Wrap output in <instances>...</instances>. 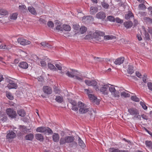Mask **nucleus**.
Returning a JSON list of instances; mask_svg holds the SVG:
<instances>
[{
  "label": "nucleus",
  "mask_w": 152,
  "mask_h": 152,
  "mask_svg": "<svg viewBox=\"0 0 152 152\" xmlns=\"http://www.w3.org/2000/svg\"><path fill=\"white\" fill-rule=\"evenodd\" d=\"M142 4H140L139 5V8L140 10H144L145 9L146 7L145 5L144 4V3Z\"/></svg>",
  "instance_id": "3c124183"
},
{
  "label": "nucleus",
  "mask_w": 152,
  "mask_h": 152,
  "mask_svg": "<svg viewBox=\"0 0 152 152\" xmlns=\"http://www.w3.org/2000/svg\"><path fill=\"white\" fill-rule=\"evenodd\" d=\"M140 105H141V106H142V107L144 110H146L147 109V106L143 102H140Z\"/></svg>",
  "instance_id": "4d7b16f0"
},
{
  "label": "nucleus",
  "mask_w": 152,
  "mask_h": 152,
  "mask_svg": "<svg viewBox=\"0 0 152 152\" xmlns=\"http://www.w3.org/2000/svg\"><path fill=\"white\" fill-rule=\"evenodd\" d=\"M55 25L56 26V29L58 30L59 31H62L63 28L61 23L59 22L57 20L55 21Z\"/></svg>",
  "instance_id": "4468645a"
},
{
  "label": "nucleus",
  "mask_w": 152,
  "mask_h": 152,
  "mask_svg": "<svg viewBox=\"0 0 152 152\" xmlns=\"http://www.w3.org/2000/svg\"><path fill=\"white\" fill-rule=\"evenodd\" d=\"M17 113L19 115L22 117H24L26 115V112L23 109L18 110L17 111Z\"/></svg>",
  "instance_id": "412c9836"
},
{
  "label": "nucleus",
  "mask_w": 152,
  "mask_h": 152,
  "mask_svg": "<svg viewBox=\"0 0 152 152\" xmlns=\"http://www.w3.org/2000/svg\"><path fill=\"white\" fill-rule=\"evenodd\" d=\"M72 109L75 111H77L78 108L77 107V105L72 106Z\"/></svg>",
  "instance_id": "680f3d73"
},
{
  "label": "nucleus",
  "mask_w": 152,
  "mask_h": 152,
  "mask_svg": "<svg viewBox=\"0 0 152 152\" xmlns=\"http://www.w3.org/2000/svg\"><path fill=\"white\" fill-rule=\"evenodd\" d=\"M75 140L74 137L72 136H67L65 137H61L59 143L60 145H62L66 143H69L73 142Z\"/></svg>",
  "instance_id": "f03ea898"
},
{
  "label": "nucleus",
  "mask_w": 152,
  "mask_h": 152,
  "mask_svg": "<svg viewBox=\"0 0 152 152\" xmlns=\"http://www.w3.org/2000/svg\"><path fill=\"white\" fill-rule=\"evenodd\" d=\"M28 10L33 15H35L37 14L35 9L32 6L28 7Z\"/></svg>",
  "instance_id": "6ab92c4d"
},
{
  "label": "nucleus",
  "mask_w": 152,
  "mask_h": 152,
  "mask_svg": "<svg viewBox=\"0 0 152 152\" xmlns=\"http://www.w3.org/2000/svg\"><path fill=\"white\" fill-rule=\"evenodd\" d=\"M36 138L40 141H43V137L42 135L41 134H37L35 135Z\"/></svg>",
  "instance_id": "a878e982"
},
{
  "label": "nucleus",
  "mask_w": 152,
  "mask_h": 152,
  "mask_svg": "<svg viewBox=\"0 0 152 152\" xmlns=\"http://www.w3.org/2000/svg\"><path fill=\"white\" fill-rule=\"evenodd\" d=\"M96 17L99 19H104L106 17L105 13L103 12H100L97 13L96 15Z\"/></svg>",
  "instance_id": "f8f14e48"
},
{
  "label": "nucleus",
  "mask_w": 152,
  "mask_h": 152,
  "mask_svg": "<svg viewBox=\"0 0 152 152\" xmlns=\"http://www.w3.org/2000/svg\"><path fill=\"white\" fill-rule=\"evenodd\" d=\"M56 66L59 70H61L62 69V67L60 64H55Z\"/></svg>",
  "instance_id": "e2e57ef3"
},
{
  "label": "nucleus",
  "mask_w": 152,
  "mask_h": 152,
  "mask_svg": "<svg viewBox=\"0 0 152 152\" xmlns=\"http://www.w3.org/2000/svg\"><path fill=\"white\" fill-rule=\"evenodd\" d=\"M134 17L133 14L131 12H129V13L126 14L125 15V18L126 19H128L130 18Z\"/></svg>",
  "instance_id": "7c9ffc66"
},
{
  "label": "nucleus",
  "mask_w": 152,
  "mask_h": 152,
  "mask_svg": "<svg viewBox=\"0 0 152 152\" xmlns=\"http://www.w3.org/2000/svg\"><path fill=\"white\" fill-rule=\"evenodd\" d=\"M45 127L41 126L38 127L36 129V131L37 132L43 133L44 132L45 128Z\"/></svg>",
  "instance_id": "72a5a7b5"
},
{
  "label": "nucleus",
  "mask_w": 152,
  "mask_h": 152,
  "mask_svg": "<svg viewBox=\"0 0 152 152\" xmlns=\"http://www.w3.org/2000/svg\"><path fill=\"white\" fill-rule=\"evenodd\" d=\"M6 96L9 99L12 100L13 99V96L10 92H7L6 93Z\"/></svg>",
  "instance_id": "a18cd8bd"
},
{
  "label": "nucleus",
  "mask_w": 152,
  "mask_h": 152,
  "mask_svg": "<svg viewBox=\"0 0 152 152\" xmlns=\"http://www.w3.org/2000/svg\"><path fill=\"white\" fill-rule=\"evenodd\" d=\"M11 46H7L6 45H0V49H5L8 50L10 48Z\"/></svg>",
  "instance_id": "79ce46f5"
},
{
  "label": "nucleus",
  "mask_w": 152,
  "mask_h": 152,
  "mask_svg": "<svg viewBox=\"0 0 152 152\" xmlns=\"http://www.w3.org/2000/svg\"><path fill=\"white\" fill-rule=\"evenodd\" d=\"M37 62L38 63L39 65L43 67H45L46 66V64L45 62L42 61L40 59H38L37 61Z\"/></svg>",
  "instance_id": "393cba45"
},
{
  "label": "nucleus",
  "mask_w": 152,
  "mask_h": 152,
  "mask_svg": "<svg viewBox=\"0 0 152 152\" xmlns=\"http://www.w3.org/2000/svg\"><path fill=\"white\" fill-rule=\"evenodd\" d=\"M144 35L146 39L147 40H149L150 39V37L148 33L146 32V31L144 30Z\"/></svg>",
  "instance_id": "864d4df0"
},
{
  "label": "nucleus",
  "mask_w": 152,
  "mask_h": 152,
  "mask_svg": "<svg viewBox=\"0 0 152 152\" xmlns=\"http://www.w3.org/2000/svg\"><path fill=\"white\" fill-rule=\"evenodd\" d=\"M147 86L149 90L152 91V83L151 82H148L147 83Z\"/></svg>",
  "instance_id": "13d9d810"
},
{
  "label": "nucleus",
  "mask_w": 152,
  "mask_h": 152,
  "mask_svg": "<svg viewBox=\"0 0 152 152\" xmlns=\"http://www.w3.org/2000/svg\"><path fill=\"white\" fill-rule=\"evenodd\" d=\"M124 61V57H121L116 59L114 63L116 65H120L123 64Z\"/></svg>",
  "instance_id": "ddd939ff"
},
{
  "label": "nucleus",
  "mask_w": 152,
  "mask_h": 152,
  "mask_svg": "<svg viewBox=\"0 0 152 152\" xmlns=\"http://www.w3.org/2000/svg\"><path fill=\"white\" fill-rule=\"evenodd\" d=\"M6 112L8 116L11 118H15L17 116L16 111L12 109L7 108L6 110Z\"/></svg>",
  "instance_id": "0eeeda50"
},
{
  "label": "nucleus",
  "mask_w": 152,
  "mask_h": 152,
  "mask_svg": "<svg viewBox=\"0 0 152 152\" xmlns=\"http://www.w3.org/2000/svg\"><path fill=\"white\" fill-rule=\"evenodd\" d=\"M19 8L23 13L26 12L27 11L26 7L24 5H19Z\"/></svg>",
  "instance_id": "bb28decb"
},
{
  "label": "nucleus",
  "mask_w": 152,
  "mask_h": 152,
  "mask_svg": "<svg viewBox=\"0 0 152 152\" xmlns=\"http://www.w3.org/2000/svg\"><path fill=\"white\" fill-rule=\"evenodd\" d=\"M69 102L72 104V106L77 105V102L75 101L69 100Z\"/></svg>",
  "instance_id": "bf43d9fd"
},
{
  "label": "nucleus",
  "mask_w": 152,
  "mask_h": 152,
  "mask_svg": "<svg viewBox=\"0 0 152 152\" xmlns=\"http://www.w3.org/2000/svg\"><path fill=\"white\" fill-rule=\"evenodd\" d=\"M85 92L88 95V97L90 100L96 104H98L99 103V99L93 94H91L92 93V91L88 89H86L84 90Z\"/></svg>",
  "instance_id": "f257e3e1"
},
{
  "label": "nucleus",
  "mask_w": 152,
  "mask_h": 152,
  "mask_svg": "<svg viewBox=\"0 0 152 152\" xmlns=\"http://www.w3.org/2000/svg\"><path fill=\"white\" fill-rule=\"evenodd\" d=\"M7 117L6 115L3 117L2 118H0V120L1 121H2L4 122L7 120Z\"/></svg>",
  "instance_id": "052dcab7"
},
{
  "label": "nucleus",
  "mask_w": 152,
  "mask_h": 152,
  "mask_svg": "<svg viewBox=\"0 0 152 152\" xmlns=\"http://www.w3.org/2000/svg\"><path fill=\"white\" fill-rule=\"evenodd\" d=\"M16 136V134L12 131H9L6 136V138L8 140L10 141L11 140L14 138Z\"/></svg>",
  "instance_id": "9b49d317"
},
{
  "label": "nucleus",
  "mask_w": 152,
  "mask_h": 152,
  "mask_svg": "<svg viewBox=\"0 0 152 152\" xmlns=\"http://www.w3.org/2000/svg\"><path fill=\"white\" fill-rule=\"evenodd\" d=\"M41 45L44 47H48L51 48V46L49 44L46 42H43L41 43Z\"/></svg>",
  "instance_id": "58836bf2"
},
{
  "label": "nucleus",
  "mask_w": 152,
  "mask_h": 152,
  "mask_svg": "<svg viewBox=\"0 0 152 152\" xmlns=\"http://www.w3.org/2000/svg\"><path fill=\"white\" fill-rule=\"evenodd\" d=\"M47 25L48 27L53 28L54 27V24L51 21H48L47 23Z\"/></svg>",
  "instance_id": "5fc2aeb1"
},
{
  "label": "nucleus",
  "mask_w": 152,
  "mask_h": 152,
  "mask_svg": "<svg viewBox=\"0 0 152 152\" xmlns=\"http://www.w3.org/2000/svg\"><path fill=\"white\" fill-rule=\"evenodd\" d=\"M109 84H104L102 85L100 88L99 90H100L102 94L104 95H107L109 93L108 88Z\"/></svg>",
  "instance_id": "39448f33"
},
{
  "label": "nucleus",
  "mask_w": 152,
  "mask_h": 152,
  "mask_svg": "<svg viewBox=\"0 0 152 152\" xmlns=\"http://www.w3.org/2000/svg\"><path fill=\"white\" fill-rule=\"evenodd\" d=\"M18 66L20 68L23 69H26L28 67V65L27 63L24 61L20 62L18 65Z\"/></svg>",
  "instance_id": "f3484780"
},
{
  "label": "nucleus",
  "mask_w": 152,
  "mask_h": 152,
  "mask_svg": "<svg viewBox=\"0 0 152 152\" xmlns=\"http://www.w3.org/2000/svg\"><path fill=\"white\" fill-rule=\"evenodd\" d=\"M77 71L75 70H71V71H68L66 73V75L68 77H74L75 76V74Z\"/></svg>",
  "instance_id": "dca6fc26"
},
{
  "label": "nucleus",
  "mask_w": 152,
  "mask_h": 152,
  "mask_svg": "<svg viewBox=\"0 0 152 152\" xmlns=\"http://www.w3.org/2000/svg\"><path fill=\"white\" fill-rule=\"evenodd\" d=\"M108 89L109 90L110 92L111 93L113 92L114 91H115L116 90H115V88L113 86H109V88Z\"/></svg>",
  "instance_id": "8fccbe9b"
},
{
  "label": "nucleus",
  "mask_w": 152,
  "mask_h": 152,
  "mask_svg": "<svg viewBox=\"0 0 152 152\" xmlns=\"http://www.w3.org/2000/svg\"><path fill=\"white\" fill-rule=\"evenodd\" d=\"M111 94L113 97H114L116 99H118L120 96V93L119 92L116 90L111 93Z\"/></svg>",
  "instance_id": "aec40b11"
},
{
  "label": "nucleus",
  "mask_w": 152,
  "mask_h": 152,
  "mask_svg": "<svg viewBox=\"0 0 152 152\" xmlns=\"http://www.w3.org/2000/svg\"><path fill=\"white\" fill-rule=\"evenodd\" d=\"M20 129L21 132L25 133L26 132V128L25 126H20Z\"/></svg>",
  "instance_id": "de8ad7c7"
},
{
  "label": "nucleus",
  "mask_w": 152,
  "mask_h": 152,
  "mask_svg": "<svg viewBox=\"0 0 152 152\" xmlns=\"http://www.w3.org/2000/svg\"><path fill=\"white\" fill-rule=\"evenodd\" d=\"M145 144L148 147H152V142L151 141H146Z\"/></svg>",
  "instance_id": "6e6d98bb"
},
{
  "label": "nucleus",
  "mask_w": 152,
  "mask_h": 152,
  "mask_svg": "<svg viewBox=\"0 0 152 152\" xmlns=\"http://www.w3.org/2000/svg\"><path fill=\"white\" fill-rule=\"evenodd\" d=\"M124 25L125 27L128 28H131L132 26V23L131 21H128L124 22Z\"/></svg>",
  "instance_id": "4be33fe9"
},
{
  "label": "nucleus",
  "mask_w": 152,
  "mask_h": 152,
  "mask_svg": "<svg viewBox=\"0 0 152 152\" xmlns=\"http://www.w3.org/2000/svg\"><path fill=\"white\" fill-rule=\"evenodd\" d=\"M18 15L17 13H14L11 14L9 17V18L10 19L15 20H16Z\"/></svg>",
  "instance_id": "cd10ccee"
},
{
  "label": "nucleus",
  "mask_w": 152,
  "mask_h": 152,
  "mask_svg": "<svg viewBox=\"0 0 152 152\" xmlns=\"http://www.w3.org/2000/svg\"><path fill=\"white\" fill-rule=\"evenodd\" d=\"M78 107L79 108V113L82 114H84L89 111L86 105L81 102H79L77 104Z\"/></svg>",
  "instance_id": "7ed1b4c3"
},
{
  "label": "nucleus",
  "mask_w": 152,
  "mask_h": 152,
  "mask_svg": "<svg viewBox=\"0 0 152 152\" xmlns=\"http://www.w3.org/2000/svg\"><path fill=\"white\" fill-rule=\"evenodd\" d=\"M78 144L82 148H84L85 147L84 143L80 137H79Z\"/></svg>",
  "instance_id": "473e14b6"
},
{
  "label": "nucleus",
  "mask_w": 152,
  "mask_h": 152,
  "mask_svg": "<svg viewBox=\"0 0 152 152\" xmlns=\"http://www.w3.org/2000/svg\"><path fill=\"white\" fill-rule=\"evenodd\" d=\"M92 37V36L91 35H86L85 37V39H88L90 38H91Z\"/></svg>",
  "instance_id": "774afa93"
},
{
  "label": "nucleus",
  "mask_w": 152,
  "mask_h": 152,
  "mask_svg": "<svg viewBox=\"0 0 152 152\" xmlns=\"http://www.w3.org/2000/svg\"><path fill=\"white\" fill-rule=\"evenodd\" d=\"M73 28L74 29L78 30L79 28V26L78 25H73Z\"/></svg>",
  "instance_id": "69168bd1"
},
{
  "label": "nucleus",
  "mask_w": 152,
  "mask_h": 152,
  "mask_svg": "<svg viewBox=\"0 0 152 152\" xmlns=\"http://www.w3.org/2000/svg\"><path fill=\"white\" fill-rule=\"evenodd\" d=\"M45 130L44 133L45 134H53V132L51 129L49 127H45Z\"/></svg>",
  "instance_id": "5701e85b"
},
{
  "label": "nucleus",
  "mask_w": 152,
  "mask_h": 152,
  "mask_svg": "<svg viewBox=\"0 0 152 152\" xmlns=\"http://www.w3.org/2000/svg\"><path fill=\"white\" fill-rule=\"evenodd\" d=\"M104 35V32L96 30L93 33L92 37L96 40L99 41L101 39V36H103Z\"/></svg>",
  "instance_id": "423d86ee"
},
{
  "label": "nucleus",
  "mask_w": 152,
  "mask_h": 152,
  "mask_svg": "<svg viewBox=\"0 0 152 152\" xmlns=\"http://www.w3.org/2000/svg\"><path fill=\"white\" fill-rule=\"evenodd\" d=\"M136 76L140 78H141V75L139 72H136Z\"/></svg>",
  "instance_id": "338daca9"
},
{
  "label": "nucleus",
  "mask_w": 152,
  "mask_h": 152,
  "mask_svg": "<svg viewBox=\"0 0 152 152\" xmlns=\"http://www.w3.org/2000/svg\"><path fill=\"white\" fill-rule=\"evenodd\" d=\"M131 99L132 100L135 102H139L140 101L139 99L137 97L135 96H131Z\"/></svg>",
  "instance_id": "09e8293b"
},
{
  "label": "nucleus",
  "mask_w": 152,
  "mask_h": 152,
  "mask_svg": "<svg viewBox=\"0 0 152 152\" xmlns=\"http://www.w3.org/2000/svg\"><path fill=\"white\" fill-rule=\"evenodd\" d=\"M115 37L112 35H106L104 36V39L105 40L112 39H115Z\"/></svg>",
  "instance_id": "f704fd0d"
},
{
  "label": "nucleus",
  "mask_w": 152,
  "mask_h": 152,
  "mask_svg": "<svg viewBox=\"0 0 152 152\" xmlns=\"http://www.w3.org/2000/svg\"><path fill=\"white\" fill-rule=\"evenodd\" d=\"M86 84L88 86H94V88L96 91L99 90V88L98 86H96L97 82L94 80H86L85 81Z\"/></svg>",
  "instance_id": "20e7f679"
},
{
  "label": "nucleus",
  "mask_w": 152,
  "mask_h": 152,
  "mask_svg": "<svg viewBox=\"0 0 152 152\" xmlns=\"http://www.w3.org/2000/svg\"><path fill=\"white\" fill-rule=\"evenodd\" d=\"M53 139L54 142H58L59 140V134L56 133H54L53 135Z\"/></svg>",
  "instance_id": "a211bd4d"
},
{
  "label": "nucleus",
  "mask_w": 152,
  "mask_h": 152,
  "mask_svg": "<svg viewBox=\"0 0 152 152\" xmlns=\"http://www.w3.org/2000/svg\"><path fill=\"white\" fill-rule=\"evenodd\" d=\"M109 152H121V151L118 148H110L109 149Z\"/></svg>",
  "instance_id": "4c0bfd02"
},
{
  "label": "nucleus",
  "mask_w": 152,
  "mask_h": 152,
  "mask_svg": "<svg viewBox=\"0 0 152 152\" xmlns=\"http://www.w3.org/2000/svg\"><path fill=\"white\" fill-rule=\"evenodd\" d=\"M115 19V21L118 23L121 24L123 22V21L118 18H116Z\"/></svg>",
  "instance_id": "603ef678"
},
{
  "label": "nucleus",
  "mask_w": 152,
  "mask_h": 152,
  "mask_svg": "<svg viewBox=\"0 0 152 152\" xmlns=\"http://www.w3.org/2000/svg\"><path fill=\"white\" fill-rule=\"evenodd\" d=\"M107 19L109 21L112 22H115V19L114 17L112 16H109L107 17Z\"/></svg>",
  "instance_id": "37998d69"
},
{
  "label": "nucleus",
  "mask_w": 152,
  "mask_h": 152,
  "mask_svg": "<svg viewBox=\"0 0 152 152\" xmlns=\"http://www.w3.org/2000/svg\"><path fill=\"white\" fill-rule=\"evenodd\" d=\"M98 9L96 7H91L90 12L91 14L94 15L96 13Z\"/></svg>",
  "instance_id": "b1692460"
},
{
  "label": "nucleus",
  "mask_w": 152,
  "mask_h": 152,
  "mask_svg": "<svg viewBox=\"0 0 152 152\" xmlns=\"http://www.w3.org/2000/svg\"><path fill=\"white\" fill-rule=\"evenodd\" d=\"M18 41L20 45H29L31 43L30 41L28 40L22 38H18Z\"/></svg>",
  "instance_id": "1a4fd4ad"
},
{
  "label": "nucleus",
  "mask_w": 152,
  "mask_h": 152,
  "mask_svg": "<svg viewBox=\"0 0 152 152\" xmlns=\"http://www.w3.org/2000/svg\"><path fill=\"white\" fill-rule=\"evenodd\" d=\"M142 80L144 83H146L147 80V75H146L145 74L143 75V77H142Z\"/></svg>",
  "instance_id": "0e129e2a"
},
{
  "label": "nucleus",
  "mask_w": 152,
  "mask_h": 152,
  "mask_svg": "<svg viewBox=\"0 0 152 152\" xmlns=\"http://www.w3.org/2000/svg\"><path fill=\"white\" fill-rule=\"evenodd\" d=\"M42 90L45 94H51L52 92L51 87L48 86H44Z\"/></svg>",
  "instance_id": "9d476101"
},
{
  "label": "nucleus",
  "mask_w": 152,
  "mask_h": 152,
  "mask_svg": "<svg viewBox=\"0 0 152 152\" xmlns=\"http://www.w3.org/2000/svg\"><path fill=\"white\" fill-rule=\"evenodd\" d=\"M101 5L105 9H107L109 7V4L104 1L101 3Z\"/></svg>",
  "instance_id": "c03bdc74"
},
{
  "label": "nucleus",
  "mask_w": 152,
  "mask_h": 152,
  "mask_svg": "<svg viewBox=\"0 0 152 152\" xmlns=\"http://www.w3.org/2000/svg\"><path fill=\"white\" fill-rule=\"evenodd\" d=\"M87 31V28L84 26H82L80 29V32L82 34H84Z\"/></svg>",
  "instance_id": "a19ab883"
},
{
  "label": "nucleus",
  "mask_w": 152,
  "mask_h": 152,
  "mask_svg": "<svg viewBox=\"0 0 152 152\" xmlns=\"http://www.w3.org/2000/svg\"><path fill=\"white\" fill-rule=\"evenodd\" d=\"M128 72L130 75L132 74L134 72L133 67L131 66H129L127 69Z\"/></svg>",
  "instance_id": "e433bc0d"
},
{
  "label": "nucleus",
  "mask_w": 152,
  "mask_h": 152,
  "mask_svg": "<svg viewBox=\"0 0 152 152\" xmlns=\"http://www.w3.org/2000/svg\"><path fill=\"white\" fill-rule=\"evenodd\" d=\"M34 137V135L30 133L26 135L25 137V139L26 140H31Z\"/></svg>",
  "instance_id": "c85d7f7f"
},
{
  "label": "nucleus",
  "mask_w": 152,
  "mask_h": 152,
  "mask_svg": "<svg viewBox=\"0 0 152 152\" xmlns=\"http://www.w3.org/2000/svg\"><path fill=\"white\" fill-rule=\"evenodd\" d=\"M128 111L130 115H136L139 114L138 110L135 108H131L129 109Z\"/></svg>",
  "instance_id": "2eb2a0df"
},
{
  "label": "nucleus",
  "mask_w": 152,
  "mask_h": 152,
  "mask_svg": "<svg viewBox=\"0 0 152 152\" xmlns=\"http://www.w3.org/2000/svg\"><path fill=\"white\" fill-rule=\"evenodd\" d=\"M121 96L124 97H129L130 96L129 94L125 92H122L121 94Z\"/></svg>",
  "instance_id": "49530a36"
},
{
  "label": "nucleus",
  "mask_w": 152,
  "mask_h": 152,
  "mask_svg": "<svg viewBox=\"0 0 152 152\" xmlns=\"http://www.w3.org/2000/svg\"><path fill=\"white\" fill-rule=\"evenodd\" d=\"M48 68L51 70L56 71L57 69L55 66L50 63L48 64Z\"/></svg>",
  "instance_id": "c9c22d12"
},
{
  "label": "nucleus",
  "mask_w": 152,
  "mask_h": 152,
  "mask_svg": "<svg viewBox=\"0 0 152 152\" xmlns=\"http://www.w3.org/2000/svg\"><path fill=\"white\" fill-rule=\"evenodd\" d=\"M144 20L148 23H152V19L147 17H144L143 18Z\"/></svg>",
  "instance_id": "ea45409f"
},
{
  "label": "nucleus",
  "mask_w": 152,
  "mask_h": 152,
  "mask_svg": "<svg viewBox=\"0 0 152 152\" xmlns=\"http://www.w3.org/2000/svg\"><path fill=\"white\" fill-rule=\"evenodd\" d=\"M7 82L9 83L7 85V87L9 89H16L18 87L17 84L13 80L9 79L7 80Z\"/></svg>",
  "instance_id": "6e6552de"
},
{
  "label": "nucleus",
  "mask_w": 152,
  "mask_h": 152,
  "mask_svg": "<svg viewBox=\"0 0 152 152\" xmlns=\"http://www.w3.org/2000/svg\"><path fill=\"white\" fill-rule=\"evenodd\" d=\"M56 101L57 102L61 103L63 101V99L62 97L60 96H56L55 99Z\"/></svg>",
  "instance_id": "c756f323"
},
{
  "label": "nucleus",
  "mask_w": 152,
  "mask_h": 152,
  "mask_svg": "<svg viewBox=\"0 0 152 152\" xmlns=\"http://www.w3.org/2000/svg\"><path fill=\"white\" fill-rule=\"evenodd\" d=\"M64 30L66 31H69L71 29L70 26L68 25L64 24L63 26Z\"/></svg>",
  "instance_id": "2f4dec72"
}]
</instances>
